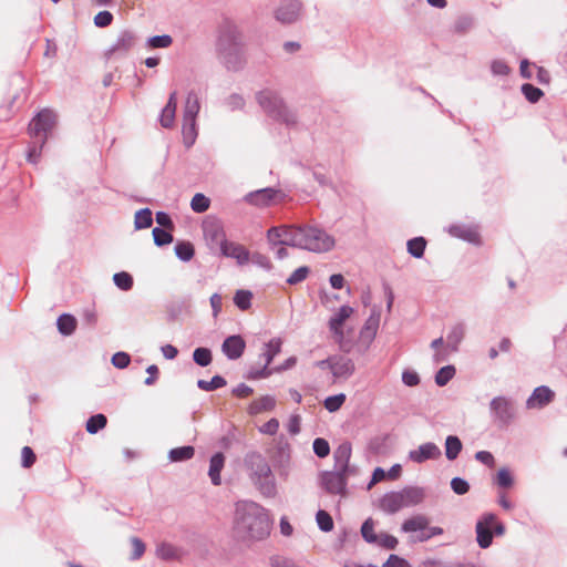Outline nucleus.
<instances>
[{
    "mask_svg": "<svg viewBox=\"0 0 567 567\" xmlns=\"http://www.w3.org/2000/svg\"><path fill=\"white\" fill-rule=\"evenodd\" d=\"M270 518L267 511L250 499L236 503L234 529L244 540H261L270 534Z\"/></svg>",
    "mask_w": 567,
    "mask_h": 567,
    "instance_id": "1",
    "label": "nucleus"
},
{
    "mask_svg": "<svg viewBox=\"0 0 567 567\" xmlns=\"http://www.w3.org/2000/svg\"><path fill=\"white\" fill-rule=\"evenodd\" d=\"M217 56L228 71H239L245 65L241 33L231 21H224L218 29Z\"/></svg>",
    "mask_w": 567,
    "mask_h": 567,
    "instance_id": "2",
    "label": "nucleus"
},
{
    "mask_svg": "<svg viewBox=\"0 0 567 567\" xmlns=\"http://www.w3.org/2000/svg\"><path fill=\"white\" fill-rule=\"evenodd\" d=\"M256 99L260 107L274 120L287 127H295L298 124L297 112L285 103L278 92L265 89L257 93Z\"/></svg>",
    "mask_w": 567,
    "mask_h": 567,
    "instance_id": "3",
    "label": "nucleus"
},
{
    "mask_svg": "<svg viewBox=\"0 0 567 567\" xmlns=\"http://www.w3.org/2000/svg\"><path fill=\"white\" fill-rule=\"evenodd\" d=\"M245 464L251 472L252 480L264 496L275 491V477L267 460L258 452H250L245 457Z\"/></svg>",
    "mask_w": 567,
    "mask_h": 567,
    "instance_id": "4",
    "label": "nucleus"
},
{
    "mask_svg": "<svg viewBox=\"0 0 567 567\" xmlns=\"http://www.w3.org/2000/svg\"><path fill=\"white\" fill-rule=\"evenodd\" d=\"M300 249L311 252L330 251L334 245V238L324 229L317 226H301V241L298 243Z\"/></svg>",
    "mask_w": 567,
    "mask_h": 567,
    "instance_id": "5",
    "label": "nucleus"
},
{
    "mask_svg": "<svg viewBox=\"0 0 567 567\" xmlns=\"http://www.w3.org/2000/svg\"><path fill=\"white\" fill-rule=\"evenodd\" d=\"M505 533V526L494 513H484L476 523V540L481 548H488L493 537Z\"/></svg>",
    "mask_w": 567,
    "mask_h": 567,
    "instance_id": "6",
    "label": "nucleus"
},
{
    "mask_svg": "<svg viewBox=\"0 0 567 567\" xmlns=\"http://www.w3.org/2000/svg\"><path fill=\"white\" fill-rule=\"evenodd\" d=\"M491 417L498 426L509 425L516 417L515 402L507 396L498 395L489 402Z\"/></svg>",
    "mask_w": 567,
    "mask_h": 567,
    "instance_id": "7",
    "label": "nucleus"
},
{
    "mask_svg": "<svg viewBox=\"0 0 567 567\" xmlns=\"http://www.w3.org/2000/svg\"><path fill=\"white\" fill-rule=\"evenodd\" d=\"M56 116L48 109L40 111L29 124V134L33 140H40V148L47 143L48 135L55 125Z\"/></svg>",
    "mask_w": 567,
    "mask_h": 567,
    "instance_id": "8",
    "label": "nucleus"
},
{
    "mask_svg": "<svg viewBox=\"0 0 567 567\" xmlns=\"http://www.w3.org/2000/svg\"><path fill=\"white\" fill-rule=\"evenodd\" d=\"M350 473L333 468V471L321 474L320 483L324 491L330 494H342L347 485V476Z\"/></svg>",
    "mask_w": 567,
    "mask_h": 567,
    "instance_id": "9",
    "label": "nucleus"
},
{
    "mask_svg": "<svg viewBox=\"0 0 567 567\" xmlns=\"http://www.w3.org/2000/svg\"><path fill=\"white\" fill-rule=\"evenodd\" d=\"M301 12V2L298 0H285L275 10V18L281 24H291L298 21Z\"/></svg>",
    "mask_w": 567,
    "mask_h": 567,
    "instance_id": "10",
    "label": "nucleus"
},
{
    "mask_svg": "<svg viewBox=\"0 0 567 567\" xmlns=\"http://www.w3.org/2000/svg\"><path fill=\"white\" fill-rule=\"evenodd\" d=\"M279 190L272 187H265L254 192H249L245 195L244 200L256 207H268L270 206Z\"/></svg>",
    "mask_w": 567,
    "mask_h": 567,
    "instance_id": "11",
    "label": "nucleus"
},
{
    "mask_svg": "<svg viewBox=\"0 0 567 567\" xmlns=\"http://www.w3.org/2000/svg\"><path fill=\"white\" fill-rule=\"evenodd\" d=\"M352 446L350 442L341 443L333 452L334 466L339 471H344L350 474L355 473L357 468L349 464L351 457Z\"/></svg>",
    "mask_w": 567,
    "mask_h": 567,
    "instance_id": "12",
    "label": "nucleus"
},
{
    "mask_svg": "<svg viewBox=\"0 0 567 567\" xmlns=\"http://www.w3.org/2000/svg\"><path fill=\"white\" fill-rule=\"evenodd\" d=\"M246 349V342L239 334H233L227 337L223 344L221 351L228 360L239 359Z\"/></svg>",
    "mask_w": 567,
    "mask_h": 567,
    "instance_id": "13",
    "label": "nucleus"
},
{
    "mask_svg": "<svg viewBox=\"0 0 567 567\" xmlns=\"http://www.w3.org/2000/svg\"><path fill=\"white\" fill-rule=\"evenodd\" d=\"M441 456L440 447L432 442L421 444L417 449L409 452V458L417 464L429 460H436Z\"/></svg>",
    "mask_w": 567,
    "mask_h": 567,
    "instance_id": "14",
    "label": "nucleus"
},
{
    "mask_svg": "<svg viewBox=\"0 0 567 567\" xmlns=\"http://www.w3.org/2000/svg\"><path fill=\"white\" fill-rule=\"evenodd\" d=\"M447 231L452 237L462 239L474 245L480 244V234L475 226L465 224H453L449 226Z\"/></svg>",
    "mask_w": 567,
    "mask_h": 567,
    "instance_id": "15",
    "label": "nucleus"
},
{
    "mask_svg": "<svg viewBox=\"0 0 567 567\" xmlns=\"http://www.w3.org/2000/svg\"><path fill=\"white\" fill-rule=\"evenodd\" d=\"M555 398V393L547 385H540L534 389L526 401L527 409H543Z\"/></svg>",
    "mask_w": 567,
    "mask_h": 567,
    "instance_id": "16",
    "label": "nucleus"
},
{
    "mask_svg": "<svg viewBox=\"0 0 567 567\" xmlns=\"http://www.w3.org/2000/svg\"><path fill=\"white\" fill-rule=\"evenodd\" d=\"M136 44V35L130 30H123L115 42L110 47L106 54H125Z\"/></svg>",
    "mask_w": 567,
    "mask_h": 567,
    "instance_id": "17",
    "label": "nucleus"
},
{
    "mask_svg": "<svg viewBox=\"0 0 567 567\" xmlns=\"http://www.w3.org/2000/svg\"><path fill=\"white\" fill-rule=\"evenodd\" d=\"M331 373L334 379H348L354 372V363L344 355H332Z\"/></svg>",
    "mask_w": 567,
    "mask_h": 567,
    "instance_id": "18",
    "label": "nucleus"
},
{
    "mask_svg": "<svg viewBox=\"0 0 567 567\" xmlns=\"http://www.w3.org/2000/svg\"><path fill=\"white\" fill-rule=\"evenodd\" d=\"M353 313V308L350 306H341L328 322L330 331L337 337L342 339L343 338V329L342 326L346 322L347 319L350 318V316Z\"/></svg>",
    "mask_w": 567,
    "mask_h": 567,
    "instance_id": "19",
    "label": "nucleus"
},
{
    "mask_svg": "<svg viewBox=\"0 0 567 567\" xmlns=\"http://www.w3.org/2000/svg\"><path fill=\"white\" fill-rule=\"evenodd\" d=\"M419 498H379L377 507L386 514H394L400 509L417 504Z\"/></svg>",
    "mask_w": 567,
    "mask_h": 567,
    "instance_id": "20",
    "label": "nucleus"
},
{
    "mask_svg": "<svg viewBox=\"0 0 567 567\" xmlns=\"http://www.w3.org/2000/svg\"><path fill=\"white\" fill-rule=\"evenodd\" d=\"M221 251L226 257L236 259L239 265L247 264L250 258V252L244 246L234 243H223Z\"/></svg>",
    "mask_w": 567,
    "mask_h": 567,
    "instance_id": "21",
    "label": "nucleus"
},
{
    "mask_svg": "<svg viewBox=\"0 0 567 567\" xmlns=\"http://www.w3.org/2000/svg\"><path fill=\"white\" fill-rule=\"evenodd\" d=\"M176 107H177V93L173 92V93H171L167 104L162 110V113L159 116V122L163 127L169 128L173 126L174 120H175Z\"/></svg>",
    "mask_w": 567,
    "mask_h": 567,
    "instance_id": "22",
    "label": "nucleus"
},
{
    "mask_svg": "<svg viewBox=\"0 0 567 567\" xmlns=\"http://www.w3.org/2000/svg\"><path fill=\"white\" fill-rule=\"evenodd\" d=\"M199 111H200L199 96L194 90H192L187 93V96H186L184 112H183V120H189L192 122H193V120L196 121Z\"/></svg>",
    "mask_w": 567,
    "mask_h": 567,
    "instance_id": "23",
    "label": "nucleus"
},
{
    "mask_svg": "<svg viewBox=\"0 0 567 567\" xmlns=\"http://www.w3.org/2000/svg\"><path fill=\"white\" fill-rule=\"evenodd\" d=\"M225 465V456L221 452L215 453L209 460L208 476L214 485L220 484V472Z\"/></svg>",
    "mask_w": 567,
    "mask_h": 567,
    "instance_id": "24",
    "label": "nucleus"
},
{
    "mask_svg": "<svg viewBox=\"0 0 567 567\" xmlns=\"http://www.w3.org/2000/svg\"><path fill=\"white\" fill-rule=\"evenodd\" d=\"M183 549L169 543H162L156 548V556L163 560H178L183 556Z\"/></svg>",
    "mask_w": 567,
    "mask_h": 567,
    "instance_id": "25",
    "label": "nucleus"
},
{
    "mask_svg": "<svg viewBox=\"0 0 567 567\" xmlns=\"http://www.w3.org/2000/svg\"><path fill=\"white\" fill-rule=\"evenodd\" d=\"M276 406V400L271 395H264L258 400L250 403L248 412L251 415H257L265 411H271Z\"/></svg>",
    "mask_w": 567,
    "mask_h": 567,
    "instance_id": "26",
    "label": "nucleus"
},
{
    "mask_svg": "<svg viewBox=\"0 0 567 567\" xmlns=\"http://www.w3.org/2000/svg\"><path fill=\"white\" fill-rule=\"evenodd\" d=\"M465 334V328L462 323H457L452 327L451 331L446 337V346L451 352H456L458 350V346L462 342Z\"/></svg>",
    "mask_w": 567,
    "mask_h": 567,
    "instance_id": "27",
    "label": "nucleus"
},
{
    "mask_svg": "<svg viewBox=\"0 0 567 567\" xmlns=\"http://www.w3.org/2000/svg\"><path fill=\"white\" fill-rule=\"evenodd\" d=\"M282 341L279 338H274L264 344V351L260 358L265 359V364H269L274 361L275 357L281 351Z\"/></svg>",
    "mask_w": 567,
    "mask_h": 567,
    "instance_id": "28",
    "label": "nucleus"
},
{
    "mask_svg": "<svg viewBox=\"0 0 567 567\" xmlns=\"http://www.w3.org/2000/svg\"><path fill=\"white\" fill-rule=\"evenodd\" d=\"M463 449L462 441L456 435H449L445 439V456L449 461L457 458Z\"/></svg>",
    "mask_w": 567,
    "mask_h": 567,
    "instance_id": "29",
    "label": "nucleus"
},
{
    "mask_svg": "<svg viewBox=\"0 0 567 567\" xmlns=\"http://www.w3.org/2000/svg\"><path fill=\"white\" fill-rule=\"evenodd\" d=\"M56 327L61 334L71 336L76 328V319L70 313H62L56 320Z\"/></svg>",
    "mask_w": 567,
    "mask_h": 567,
    "instance_id": "30",
    "label": "nucleus"
},
{
    "mask_svg": "<svg viewBox=\"0 0 567 567\" xmlns=\"http://www.w3.org/2000/svg\"><path fill=\"white\" fill-rule=\"evenodd\" d=\"M429 525V520L425 516L423 515H416V516H413L409 519H406L403 524H402V530L405 532V533H414V532H420L421 529H425Z\"/></svg>",
    "mask_w": 567,
    "mask_h": 567,
    "instance_id": "31",
    "label": "nucleus"
},
{
    "mask_svg": "<svg viewBox=\"0 0 567 567\" xmlns=\"http://www.w3.org/2000/svg\"><path fill=\"white\" fill-rule=\"evenodd\" d=\"M299 241H301V226L300 227H288L284 226L282 246H291L299 248Z\"/></svg>",
    "mask_w": 567,
    "mask_h": 567,
    "instance_id": "32",
    "label": "nucleus"
},
{
    "mask_svg": "<svg viewBox=\"0 0 567 567\" xmlns=\"http://www.w3.org/2000/svg\"><path fill=\"white\" fill-rule=\"evenodd\" d=\"M174 251L176 257L184 262L189 261L195 255L193 244L185 240L177 241Z\"/></svg>",
    "mask_w": 567,
    "mask_h": 567,
    "instance_id": "33",
    "label": "nucleus"
},
{
    "mask_svg": "<svg viewBox=\"0 0 567 567\" xmlns=\"http://www.w3.org/2000/svg\"><path fill=\"white\" fill-rule=\"evenodd\" d=\"M195 454V449L190 445L174 447L169 451L168 457L172 462H184L190 460Z\"/></svg>",
    "mask_w": 567,
    "mask_h": 567,
    "instance_id": "34",
    "label": "nucleus"
},
{
    "mask_svg": "<svg viewBox=\"0 0 567 567\" xmlns=\"http://www.w3.org/2000/svg\"><path fill=\"white\" fill-rule=\"evenodd\" d=\"M426 247L424 237H414L406 243L408 252L414 258H422Z\"/></svg>",
    "mask_w": 567,
    "mask_h": 567,
    "instance_id": "35",
    "label": "nucleus"
},
{
    "mask_svg": "<svg viewBox=\"0 0 567 567\" xmlns=\"http://www.w3.org/2000/svg\"><path fill=\"white\" fill-rule=\"evenodd\" d=\"M153 224L152 210L150 208H141L135 213L134 226L135 229H145Z\"/></svg>",
    "mask_w": 567,
    "mask_h": 567,
    "instance_id": "36",
    "label": "nucleus"
},
{
    "mask_svg": "<svg viewBox=\"0 0 567 567\" xmlns=\"http://www.w3.org/2000/svg\"><path fill=\"white\" fill-rule=\"evenodd\" d=\"M107 419L104 414L97 413L89 417L85 430L90 434H96L106 426Z\"/></svg>",
    "mask_w": 567,
    "mask_h": 567,
    "instance_id": "37",
    "label": "nucleus"
},
{
    "mask_svg": "<svg viewBox=\"0 0 567 567\" xmlns=\"http://www.w3.org/2000/svg\"><path fill=\"white\" fill-rule=\"evenodd\" d=\"M193 360L194 362L202 367H208L213 361L212 350L206 347H198L193 351Z\"/></svg>",
    "mask_w": 567,
    "mask_h": 567,
    "instance_id": "38",
    "label": "nucleus"
},
{
    "mask_svg": "<svg viewBox=\"0 0 567 567\" xmlns=\"http://www.w3.org/2000/svg\"><path fill=\"white\" fill-rule=\"evenodd\" d=\"M196 136V121L183 120V138L185 146L190 147L195 143Z\"/></svg>",
    "mask_w": 567,
    "mask_h": 567,
    "instance_id": "39",
    "label": "nucleus"
},
{
    "mask_svg": "<svg viewBox=\"0 0 567 567\" xmlns=\"http://www.w3.org/2000/svg\"><path fill=\"white\" fill-rule=\"evenodd\" d=\"M494 484L502 489H509L514 485L513 474L506 467L501 468L494 478Z\"/></svg>",
    "mask_w": 567,
    "mask_h": 567,
    "instance_id": "40",
    "label": "nucleus"
},
{
    "mask_svg": "<svg viewBox=\"0 0 567 567\" xmlns=\"http://www.w3.org/2000/svg\"><path fill=\"white\" fill-rule=\"evenodd\" d=\"M252 292L250 290L239 289L234 296V303L243 311L251 307Z\"/></svg>",
    "mask_w": 567,
    "mask_h": 567,
    "instance_id": "41",
    "label": "nucleus"
},
{
    "mask_svg": "<svg viewBox=\"0 0 567 567\" xmlns=\"http://www.w3.org/2000/svg\"><path fill=\"white\" fill-rule=\"evenodd\" d=\"M226 384H227V381L221 375H214L210 381H206V380H202V379L197 381V386L200 390L206 391V392L215 391L219 388L225 386Z\"/></svg>",
    "mask_w": 567,
    "mask_h": 567,
    "instance_id": "42",
    "label": "nucleus"
},
{
    "mask_svg": "<svg viewBox=\"0 0 567 567\" xmlns=\"http://www.w3.org/2000/svg\"><path fill=\"white\" fill-rule=\"evenodd\" d=\"M474 27V19L471 16L458 17L453 24V32L457 34H465Z\"/></svg>",
    "mask_w": 567,
    "mask_h": 567,
    "instance_id": "43",
    "label": "nucleus"
},
{
    "mask_svg": "<svg viewBox=\"0 0 567 567\" xmlns=\"http://www.w3.org/2000/svg\"><path fill=\"white\" fill-rule=\"evenodd\" d=\"M316 522L321 532L329 533L333 529L334 524L332 516L323 509L317 512Z\"/></svg>",
    "mask_w": 567,
    "mask_h": 567,
    "instance_id": "44",
    "label": "nucleus"
},
{
    "mask_svg": "<svg viewBox=\"0 0 567 567\" xmlns=\"http://www.w3.org/2000/svg\"><path fill=\"white\" fill-rule=\"evenodd\" d=\"M455 367L454 365H445V367H442L435 374V383L439 385V386H444L446 385L452 379L453 377L455 375Z\"/></svg>",
    "mask_w": 567,
    "mask_h": 567,
    "instance_id": "45",
    "label": "nucleus"
},
{
    "mask_svg": "<svg viewBox=\"0 0 567 567\" xmlns=\"http://www.w3.org/2000/svg\"><path fill=\"white\" fill-rule=\"evenodd\" d=\"M113 281L114 285L123 291L131 290L134 282L132 275L126 271H120L114 274Z\"/></svg>",
    "mask_w": 567,
    "mask_h": 567,
    "instance_id": "46",
    "label": "nucleus"
},
{
    "mask_svg": "<svg viewBox=\"0 0 567 567\" xmlns=\"http://www.w3.org/2000/svg\"><path fill=\"white\" fill-rule=\"evenodd\" d=\"M152 235H153L154 244L157 247L166 246V245L171 244L174 239L173 235L167 229H164L161 227L153 228Z\"/></svg>",
    "mask_w": 567,
    "mask_h": 567,
    "instance_id": "47",
    "label": "nucleus"
},
{
    "mask_svg": "<svg viewBox=\"0 0 567 567\" xmlns=\"http://www.w3.org/2000/svg\"><path fill=\"white\" fill-rule=\"evenodd\" d=\"M520 91L525 99L530 103H537L544 95L543 91L539 87L530 83H524L520 87Z\"/></svg>",
    "mask_w": 567,
    "mask_h": 567,
    "instance_id": "48",
    "label": "nucleus"
},
{
    "mask_svg": "<svg viewBox=\"0 0 567 567\" xmlns=\"http://www.w3.org/2000/svg\"><path fill=\"white\" fill-rule=\"evenodd\" d=\"M361 535L369 544H375L379 540V535L374 533V522L372 518H368L363 522L361 526Z\"/></svg>",
    "mask_w": 567,
    "mask_h": 567,
    "instance_id": "49",
    "label": "nucleus"
},
{
    "mask_svg": "<svg viewBox=\"0 0 567 567\" xmlns=\"http://www.w3.org/2000/svg\"><path fill=\"white\" fill-rule=\"evenodd\" d=\"M426 493H429L425 488L420 486H406L400 492H386L383 494V496H424Z\"/></svg>",
    "mask_w": 567,
    "mask_h": 567,
    "instance_id": "50",
    "label": "nucleus"
},
{
    "mask_svg": "<svg viewBox=\"0 0 567 567\" xmlns=\"http://www.w3.org/2000/svg\"><path fill=\"white\" fill-rule=\"evenodd\" d=\"M209 205H210L209 198L206 197L202 193L195 194L193 196L192 200H190V208L195 213H204V212H206L209 208Z\"/></svg>",
    "mask_w": 567,
    "mask_h": 567,
    "instance_id": "51",
    "label": "nucleus"
},
{
    "mask_svg": "<svg viewBox=\"0 0 567 567\" xmlns=\"http://www.w3.org/2000/svg\"><path fill=\"white\" fill-rule=\"evenodd\" d=\"M146 43L152 49H165L173 43V39L169 34L153 35Z\"/></svg>",
    "mask_w": 567,
    "mask_h": 567,
    "instance_id": "52",
    "label": "nucleus"
},
{
    "mask_svg": "<svg viewBox=\"0 0 567 567\" xmlns=\"http://www.w3.org/2000/svg\"><path fill=\"white\" fill-rule=\"evenodd\" d=\"M274 373V369L264 364L261 368L251 367L246 375L249 380H260L270 377Z\"/></svg>",
    "mask_w": 567,
    "mask_h": 567,
    "instance_id": "53",
    "label": "nucleus"
},
{
    "mask_svg": "<svg viewBox=\"0 0 567 567\" xmlns=\"http://www.w3.org/2000/svg\"><path fill=\"white\" fill-rule=\"evenodd\" d=\"M344 401H346V394L339 393L336 395L328 396L324 400L323 405H324L326 410H328L329 412H336L342 406Z\"/></svg>",
    "mask_w": 567,
    "mask_h": 567,
    "instance_id": "54",
    "label": "nucleus"
},
{
    "mask_svg": "<svg viewBox=\"0 0 567 567\" xmlns=\"http://www.w3.org/2000/svg\"><path fill=\"white\" fill-rule=\"evenodd\" d=\"M313 453L320 457H327L330 454V445L326 439L317 437L312 443Z\"/></svg>",
    "mask_w": 567,
    "mask_h": 567,
    "instance_id": "55",
    "label": "nucleus"
},
{
    "mask_svg": "<svg viewBox=\"0 0 567 567\" xmlns=\"http://www.w3.org/2000/svg\"><path fill=\"white\" fill-rule=\"evenodd\" d=\"M310 268L308 266H301L297 268L288 278L287 284L295 286L302 282L309 275Z\"/></svg>",
    "mask_w": 567,
    "mask_h": 567,
    "instance_id": "56",
    "label": "nucleus"
},
{
    "mask_svg": "<svg viewBox=\"0 0 567 567\" xmlns=\"http://www.w3.org/2000/svg\"><path fill=\"white\" fill-rule=\"evenodd\" d=\"M282 236H284V226L281 227H271L267 231V239L271 248L275 246H282Z\"/></svg>",
    "mask_w": 567,
    "mask_h": 567,
    "instance_id": "57",
    "label": "nucleus"
},
{
    "mask_svg": "<svg viewBox=\"0 0 567 567\" xmlns=\"http://www.w3.org/2000/svg\"><path fill=\"white\" fill-rule=\"evenodd\" d=\"M111 362L117 369H125L131 362V357L126 352L118 351L112 355Z\"/></svg>",
    "mask_w": 567,
    "mask_h": 567,
    "instance_id": "58",
    "label": "nucleus"
},
{
    "mask_svg": "<svg viewBox=\"0 0 567 567\" xmlns=\"http://www.w3.org/2000/svg\"><path fill=\"white\" fill-rule=\"evenodd\" d=\"M94 25L97 28H106L113 22V14L110 11H100L93 19Z\"/></svg>",
    "mask_w": 567,
    "mask_h": 567,
    "instance_id": "59",
    "label": "nucleus"
},
{
    "mask_svg": "<svg viewBox=\"0 0 567 567\" xmlns=\"http://www.w3.org/2000/svg\"><path fill=\"white\" fill-rule=\"evenodd\" d=\"M451 488L457 495H464L470 491V484L462 477H454L451 481Z\"/></svg>",
    "mask_w": 567,
    "mask_h": 567,
    "instance_id": "60",
    "label": "nucleus"
},
{
    "mask_svg": "<svg viewBox=\"0 0 567 567\" xmlns=\"http://www.w3.org/2000/svg\"><path fill=\"white\" fill-rule=\"evenodd\" d=\"M249 261H251L254 265H256L257 267H260L265 270L271 269V262H270L269 258L266 255L260 254L258 251L252 252L250 255Z\"/></svg>",
    "mask_w": 567,
    "mask_h": 567,
    "instance_id": "61",
    "label": "nucleus"
},
{
    "mask_svg": "<svg viewBox=\"0 0 567 567\" xmlns=\"http://www.w3.org/2000/svg\"><path fill=\"white\" fill-rule=\"evenodd\" d=\"M37 456L30 446H24L21 451V465L30 468L35 463Z\"/></svg>",
    "mask_w": 567,
    "mask_h": 567,
    "instance_id": "62",
    "label": "nucleus"
},
{
    "mask_svg": "<svg viewBox=\"0 0 567 567\" xmlns=\"http://www.w3.org/2000/svg\"><path fill=\"white\" fill-rule=\"evenodd\" d=\"M225 104L230 111L241 110L245 106V100L241 95L234 93L225 100Z\"/></svg>",
    "mask_w": 567,
    "mask_h": 567,
    "instance_id": "63",
    "label": "nucleus"
},
{
    "mask_svg": "<svg viewBox=\"0 0 567 567\" xmlns=\"http://www.w3.org/2000/svg\"><path fill=\"white\" fill-rule=\"evenodd\" d=\"M270 566L271 567H297L296 564L291 559L284 557V556H279V555L270 557Z\"/></svg>",
    "mask_w": 567,
    "mask_h": 567,
    "instance_id": "64",
    "label": "nucleus"
}]
</instances>
